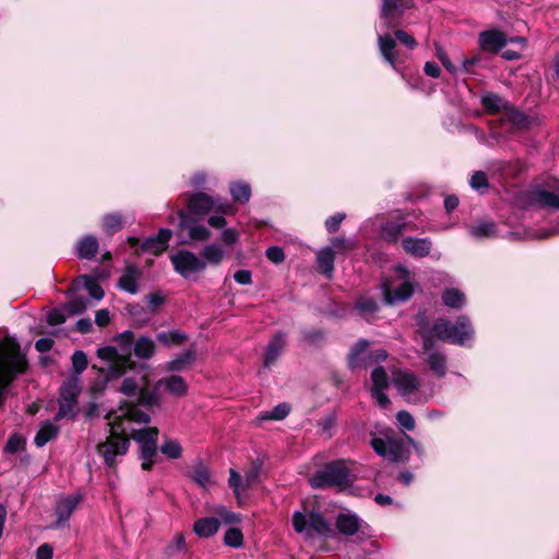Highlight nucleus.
I'll list each match as a JSON object with an SVG mask.
<instances>
[{
  "mask_svg": "<svg viewBox=\"0 0 559 559\" xmlns=\"http://www.w3.org/2000/svg\"><path fill=\"white\" fill-rule=\"evenodd\" d=\"M150 420L148 414L128 402L121 404L118 411L109 415L110 436L98 445V453L104 457L106 465L114 466L116 457L127 453L128 436H131L140 444L142 468L145 471L152 468L154 457L157 455L158 429L153 427L136 429L133 426L134 424H148Z\"/></svg>",
  "mask_w": 559,
  "mask_h": 559,
  "instance_id": "obj_1",
  "label": "nucleus"
},
{
  "mask_svg": "<svg viewBox=\"0 0 559 559\" xmlns=\"http://www.w3.org/2000/svg\"><path fill=\"white\" fill-rule=\"evenodd\" d=\"M28 368L26 354L13 338L0 341V404L3 402L5 390Z\"/></svg>",
  "mask_w": 559,
  "mask_h": 559,
  "instance_id": "obj_2",
  "label": "nucleus"
},
{
  "mask_svg": "<svg viewBox=\"0 0 559 559\" xmlns=\"http://www.w3.org/2000/svg\"><path fill=\"white\" fill-rule=\"evenodd\" d=\"M118 347L106 346L97 350L98 358L110 362L108 378L121 377L128 369L133 368L131 361V349L134 343V334L131 331H124L116 337Z\"/></svg>",
  "mask_w": 559,
  "mask_h": 559,
  "instance_id": "obj_3",
  "label": "nucleus"
},
{
  "mask_svg": "<svg viewBox=\"0 0 559 559\" xmlns=\"http://www.w3.org/2000/svg\"><path fill=\"white\" fill-rule=\"evenodd\" d=\"M423 334H430L432 340L438 338L450 344L466 346L474 337V329L471 320L461 316L455 322L437 319L431 329Z\"/></svg>",
  "mask_w": 559,
  "mask_h": 559,
  "instance_id": "obj_4",
  "label": "nucleus"
},
{
  "mask_svg": "<svg viewBox=\"0 0 559 559\" xmlns=\"http://www.w3.org/2000/svg\"><path fill=\"white\" fill-rule=\"evenodd\" d=\"M379 435L373 436L370 441V445L379 456L392 463L408 460L411 451L403 438L396 437L395 432L389 428L381 430Z\"/></svg>",
  "mask_w": 559,
  "mask_h": 559,
  "instance_id": "obj_5",
  "label": "nucleus"
},
{
  "mask_svg": "<svg viewBox=\"0 0 559 559\" xmlns=\"http://www.w3.org/2000/svg\"><path fill=\"white\" fill-rule=\"evenodd\" d=\"M393 384L397 389L400 395L407 402L413 404L425 403L429 401L433 392L423 391L420 380L414 374L405 370H399L393 374Z\"/></svg>",
  "mask_w": 559,
  "mask_h": 559,
  "instance_id": "obj_6",
  "label": "nucleus"
},
{
  "mask_svg": "<svg viewBox=\"0 0 559 559\" xmlns=\"http://www.w3.org/2000/svg\"><path fill=\"white\" fill-rule=\"evenodd\" d=\"M293 526L297 533L304 534L305 538H312L314 535L329 536L333 533L331 523L316 511H296L293 514Z\"/></svg>",
  "mask_w": 559,
  "mask_h": 559,
  "instance_id": "obj_7",
  "label": "nucleus"
},
{
  "mask_svg": "<svg viewBox=\"0 0 559 559\" xmlns=\"http://www.w3.org/2000/svg\"><path fill=\"white\" fill-rule=\"evenodd\" d=\"M349 481V469L343 461L328 464L309 479L311 487L314 489H323L332 486L342 487L348 485Z\"/></svg>",
  "mask_w": 559,
  "mask_h": 559,
  "instance_id": "obj_8",
  "label": "nucleus"
},
{
  "mask_svg": "<svg viewBox=\"0 0 559 559\" xmlns=\"http://www.w3.org/2000/svg\"><path fill=\"white\" fill-rule=\"evenodd\" d=\"M188 209L192 215L204 216L214 211L219 214L233 215L235 207L227 201L213 199L204 192L192 194L188 200Z\"/></svg>",
  "mask_w": 559,
  "mask_h": 559,
  "instance_id": "obj_9",
  "label": "nucleus"
},
{
  "mask_svg": "<svg viewBox=\"0 0 559 559\" xmlns=\"http://www.w3.org/2000/svg\"><path fill=\"white\" fill-rule=\"evenodd\" d=\"M400 283L384 282L382 284V294L389 305L406 301L413 295V286L408 282V271L399 265L395 269Z\"/></svg>",
  "mask_w": 559,
  "mask_h": 559,
  "instance_id": "obj_10",
  "label": "nucleus"
},
{
  "mask_svg": "<svg viewBox=\"0 0 559 559\" xmlns=\"http://www.w3.org/2000/svg\"><path fill=\"white\" fill-rule=\"evenodd\" d=\"M178 238L181 243L205 241L210 238L211 231L194 217L183 211H179Z\"/></svg>",
  "mask_w": 559,
  "mask_h": 559,
  "instance_id": "obj_11",
  "label": "nucleus"
},
{
  "mask_svg": "<svg viewBox=\"0 0 559 559\" xmlns=\"http://www.w3.org/2000/svg\"><path fill=\"white\" fill-rule=\"evenodd\" d=\"M174 269L185 278H191L206 269V262L198 254L181 250L170 257Z\"/></svg>",
  "mask_w": 559,
  "mask_h": 559,
  "instance_id": "obj_12",
  "label": "nucleus"
},
{
  "mask_svg": "<svg viewBox=\"0 0 559 559\" xmlns=\"http://www.w3.org/2000/svg\"><path fill=\"white\" fill-rule=\"evenodd\" d=\"M423 349L429 369L439 378H443L448 371L447 357L442 350L436 348L430 334H423Z\"/></svg>",
  "mask_w": 559,
  "mask_h": 559,
  "instance_id": "obj_13",
  "label": "nucleus"
},
{
  "mask_svg": "<svg viewBox=\"0 0 559 559\" xmlns=\"http://www.w3.org/2000/svg\"><path fill=\"white\" fill-rule=\"evenodd\" d=\"M528 203L540 209L559 210V183L549 189L536 187L528 192Z\"/></svg>",
  "mask_w": 559,
  "mask_h": 559,
  "instance_id": "obj_14",
  "label": "nucleus"
},
{
  "mask_svg": "<svg viewBox=\"0 0 559 559\" xmlns=\"http://www.w3.org/2000/svg\"><path fill=\"white\" fill-rule=\"evenodd\" d=\"M171 236L173 231L170 229L162 228L159 229L156 236L148 237L143 242H141L135 237H129L128 242L131 245V247H136L141 245V250L157 255L167 249Z\"/></svg>",
  "mask_w": 559,
  "mask_h": 559,
  "instance_id": "obj_15",
  "label": "nucleus"
},
{
  "mask_svg": "<svg viewBox=\"0 0 559 559\" xmlns=\"http://www.w3.org/2000/svg\"><path fill=\"white\" fill-rule=\"evenodd\" d=\"M409 7L406 0H382L380 17L386 27L392 26Z\"/></svg>",
  "mask_w": 559,
  "mask_h": 559,
  "instance_id": "obj_16",
  "label": "nucleus"
},
{
  "mask_svg": "<svg viewBox=\"0 0 559 559\" xmlns=\"http://www.w3.org/2000/svg\"><path fill=\"white\" fill-rule=\"evenodd\" d=\"M507 36L497 29L485 31L479 35V44L486 51L497 52L508 44Z\"/></svg>",
  "mask_w": 559,
  "mask_h": 559,
  "instance_id": "obj_17",
  "label": "nucleus"
},
{
  "mask_svg": "<svg viewBox=\"0 0 559 559\" xmlns=\"http://www.w3.org/2000/svg\"><path fill=\"white\" fill-rule=\"evenodd\" d=\"M286 345V338L285 334L282 332H278L275 334V336L271 340V342L267 344L265 348L264 354V367L270 368L281 356L284 347Z\"/></svg>",
  "mask_w": 559,
  "mask_h": 559,
  "instance_id": "obj_18",
  "label": "nucleus"
},
{
  "mask_svg": "<svg viewBox=\"0 0 559 559\" xmlns=\"http://www.w3.org/2000/svg\"><path fill=\"white\" fill-rule=\"evenodd\" d=\"M336 527L341 534L352 536L361 528V521L355 513L342 512L336 518Z\"/></svg>",
  "mask_w": 559,
  "mask_h": 559,
  "instance_id": "obj_19",
  "label": "nucleus"
},
{
  "mask_svg": "<svg viewBox=\"0 0 559 559\" xmlns=\"http://www.w3.org/2000/svg\"><path fill=\"white\" fill-rule=\"evenodd\" d=\"M156 388H164L169 394L182 397L188 392V385L182 377L169 376L157 381Z\"/></svg>",
  "mask_w": 559,
  "mask_h": 559,
  "instance_id": "obj_20",
  "label": "nucleus"
},
{
  "mask_svg": "<svg viewBox=\"0 0 559 559\" xmlns=\"http://www.w3.org/2000/svg\"><path fill=\"white\" fill-rule=\"evenodd\" d=\"M81 501V496L72 495L68 496L61 500H59L57 504V523L56 526L59 527L63 522L68 521L72 515L73 511L76 509Z\"/></svg>",
  "mask_w": 559,
  "mask_h": 559,
  "instance_id": "obj_21",
  "label": "nucleus"
},
{
  "mask_svg": "<svg viewBox=\"0 0 559 559\" xmlns=\"http://www.w3.org/2000/svg\"><path fill=\"white\" fill-rule=\"evenodd\" d=\"M402 243L407 253L418 258L428 255L431 249V242L427 238L407 237Z\"/></svg>",
  "mask_w": 559,
  "mask_h": 559,
  "instance_id": "obj_22",
  "label": "nucleus"
},
{
  "mask_svg": "<svg viewBox=\"0 0 559 559\" xmlns=\"http://www.w3.org/2000/svg\"><path fill=\"white\" fill-rule=\"evenodd\" d=\"M140 277L141 271L136 266H128L126 273L120 277L118 286L129 294H136L139 290L138 282Z\"/></svg>",
  "mask_w": 559,
  "mask_h": 559,
  "instance_id": "obj_23",
  "label": "nucleus"
},
{
  "mask_svg": "<svg viewBox=\"0 0 559 559\" xmlns=\"http://www.w3.org/2000/svg\"><path fill=\"white\" fill-rule=\"evenodd\" d=\"M61 400L78 401V397L82 391L81 380L78 376H71L60 386Z\"/></svg>",
  "mask_w": 559,
  "mask_h": 559,
  "instance_id": "obj_24",
  "label": "nucleus"
},
{
  "mask_svg": "<svg viewBox=\"0 0 559 559\" xmlns=\"http://www.w3.org/2000/svg\"><path fill=\"white\" fill-rule=\"evenodd\" d=\"M378 45L384 60L389 62L391 66H394L397 59V53L395 51V39L389 34L379 35Z\"/></svg>",
  "mask_w": 559,
  "mask_h": 559,
  "instance_id": "obj_25",
  "label": "nucleus"
},
{
  "mask_svg": "<svg viewBox=\"0 0 559 559\" xmlns=\"http://www.w3.org/2000/svg\"><path fill=\"white\" fill-rule=\"evenodd\" d=\"M219 528V521L216 518H203L195 521L193 525L194 533L203 538H207L216 534Z\"/></svg>",
  "mask_w": 559,
  "mask_h": 559,
  "instance_id": "obj_26",
  "label": "nucleus"
},
{
  "mask_svg": "<svg viewBox=\"0 0 559 559\" xmlns=\"http://www.w3.org/2000/svg\"><path fill=\"white\" fill-rule=\"evenodd\" d=\"M468 233L476 239H487L497 236L496 224L491 221H481L468 228Z\"/></svg>",
  "mask_w": 559,
  "mask_h": 559,
  "instance_id": "obj_27",
  "label": "nucleus"
},
{
  "mask_svg": "<svg viewBox=\"0 0 559 559\" xmlns=\"http://www.w3.org/2000/svg\"><path fill=\"white\" fill-rule=\"evenodd\" d=\"M98 241L94 236L83 237L76 245V252L81 259L91 260L98 251Z\"/></svg>",
  "mask_w": 559,
  "mask_h": 559,
  "instance_id": "obj_28",
  "label": "nucleus"
},
{
  "mask_svg": "<svg viewBox=\"0 0 559 559\" xmlns=\"http://www.w3.org/2000/svg\"><path fill=\"white\" fill-rule=\"evenodd\" d=\"M58 433L59 427L57 425L52 424L51 421H45L37 431L34 438V442L36 447L41 448L55 439Z\"/></svg>",
  "mask_w": 559,
  "mask_h": 559,
  "instance_id": "obj_29",
  "label": "nucleus"
},
{
  "mask_svg": "<svg viewBox=\"0 0 559 559\" xmlns=\"http://www.w3.org/2000/svg\"><path fill=\"white\" fill-rule=\"evenodd\" d=\"M334 260L335 255L331 247L321 249L317 254L319 270L329 277H331L334 270Z\"/></svg>",
  "mask_w": 559,
  "mask_h": 559,
  "instance_id": "obj_30",
  "label": "nucleus"
},
{
  "mask_svg": "<svg viewBox=\"0 0 559 559\" xmlns=\"http://www.w3.org/2000/svg\"><path fill=\"white\" fill-rule=\"evenodd\" d=\"M58 412L55 416V420L59 421L61 419H74L79 413L80 408L78 405V401H69V400H58Z\"/></svg>",
  "mask_w": 559,
  "mask_h": 559,
  "instance_id": "obj_31",
  "label": "nucleus"
},
{
  "mask_svg": "<svg viewBox=\"0 0 559 559\" xmlns=\"http://www.w3.org/2000/svg\"><path fill=\"white\" fill-rule=\"evenodd\" d=\"M201 258L206 262V265H218L225 258V251L221 245L211 243L203 248Z\"/></svg>",
  "mask_w": 559,
  "mask_h": 559,
  "instance_id": "obj_32",
  "label": "nucleus"
},
{
  "mask_svg": "<svg viewBox=\"0 0 559 559\" xmlns=\"http://www.w3.org/2000/svg\"><path fill=\"white\" fill-rule=\"evenodd\" d=\"M481 105L489 114H497L500 110H506L508 103L495 93H486L481 96Z\"/></svg>",
  "mask_w": 559,
  "mask_h": 559,
  "instance_id": "obj_33",
  "label": "nucleus"
},
{
  "mask_svg": "<svg viewBox=\"0 0 559 559\" xmlns=\"http://www.w3.org/2000/svg\"><path fill=\"white\" fill-rule=\"evenodd\" d=\"M134 355L141 359H150L155 353V343L146 336H141L132 345Z\"/></svg>",
  "mask_w": 559,
  "mask_h": 559,
  "instance_id": "obj_34",
  "label": "nucleus"
},
{
  "mask_svg": "<svg viewBox=\"0 0 559 559\" xmlns=\"http://www.w3.org/2000/svg\"><path fill=\"white\" fill-rule=\"evenodd\" d=\"M404 228V222H386L381 228L380 237L389 242H395Z\"/></svg>",
  "mask_w": 559,
  "mask_h": 559,
  "instance_id": "obj_35",
  "label": "nucleus"
},
{
  "mask_svg": "<svg viewBox=\"0 0 559 559\" xmlns=\"http://www.w3.org/2000/svg\"><path fill=\"white\" fill-rule=\"evenodd\" d=\"M230 194L235 202L247 203L251 198V188L248 183L236 181L230 183Z\"/></svg>",
  "mask_w": 559,
  "mask_h": 559,
  "instance_id": "obj_36",
  "label": "nucleus"
},
{
  "mask_svg": "<svg viewBox=\"0 0 559 559\" xmlns=\"http://www.w3.org/2000/svg\"><path fill=\"white\" fill-rule=\"evenodd\" d=\"M369 346L368 341L359 340L350 349L348 356V366L352 370L358 369L362 366V360L360 359V355L367 350Z\"/></svg>",
  "mask_w": 559,
  "mask_h": 559,
  "instance_id": "obj_37",
  "label": "nucleus"
},
{
  "mask_svg": "<svg viewBox=\"0 0 559 559\" xmlns=\"http://www.w3.org/2000/svg\"><path fill=\"white\" fill-rule=\"evenodd\" d=\"M442 301L450 308L461 309L465 305V296L459 289L450 288L443 292Z\"/></svg>",
  "mask_w": 559,
  "mask_h": 559,
  "instance_id": "obj_38",
  "label": "nucleus"
},
{
  "mask_svg": "<svg viewBox=\"0 0 559 559\" xmlns=\"http://www.w3.org/2000/svg\"><path fill=\"white\" fill-rule=\"evenodd\" d=\"M143 384H145L144 376L139 379L128 377L123 379L119 392L127 396H136Z\"/></svg>",
  "mask_w": 559,
  "mask_h": 559,
  "instance_id": "obj_39",
  "label": "nucleus"
},
{
  "mask_svg": "<svg viewBox=\"0 0 559 559\" xmlns=\"http://www.w3.org/2000/svg\"><path fill=\"white\" fill-rule=\"evenodd\" d=\"M290 406L287 403L276 405L272 411L261 414L258 418L260 421L264 420H283L288 416Z\"/></svg>",
  "mask_w": 559,
  "mask_h": 559,
  "instance_id": "obj_40",
  "label": "nucleus"
},
{
  "mask_svg": "<svg viewBox=\"0 0 559 559\" xmlns=\"http://www.w3.org/2000/svg\"><path fill=\"white\" fill-rule=\"evenodd\" d=\"M194 352L188 350L166 364L167 371H181L187 365L194 360Z\"/></svg>",
  "mask_w": 559,
  "mask_h": 559,
  "instance_id": "obj_41",
  "label": "nucleus"
},
{
  "mask_svg": "<svg viewBox=\"0 0 559 559\" xmlns=\"http://www.w3.org/2000/svg\"><path fill=\"white\" fill-rule=\"evenodd\" d=\"M504 119L510 121L512 123V126L520 128V129H525L530 124L527 117L523 112L519 111L518 109H515L513 107H509V106L504 110Z\"/></svg>",
  "mask_w": 559,
  "mask_h": 559,
  "instance_id": "obj_42",
  "label": "nucleus"
},
{
  "mask_svg": "<svg viewBox=\"0 0 559 559\" xmlns=\"http://www.w3.org/2000/svg\"><path fill=\"white\" fill-rule=\"evenodd\" d=\"M190 477L199 486L205 488L211 483V476L209 469L201 463L194 465L191 471Z\"/></svg>",
  "mask_w": 559,
  "mask_h": 559,
  "instance_id": "obj_43",
  "label": "nucleus"
},
{
  "mask_svg": "<svg viewBox=\"0 0 559 559\" xmlns=\"http://www.w3.org/2000/svg\"><path fill=\"white\" fill-rule=\"evenodd\" d=\"M80 281L83 282L85 289L88 292V295L95 299L100 300L104 297V290L102 286L91 276H82Z\"/></svg>",
  "mask_w": 559,
  "mask_h": 559,
  "instance_id": "obj_44",
  "label": "nucleus"
},
{
  "mask_svg": "<svg viewBox=\"0 0 559 559\" xmlns=\"http://www.w3.org/2000/svg\"><path fill=\"white\" fill-rule=\"evenodd\" d=\"M356 308L361 316L367 317L378 310V304L372 298L361 296L356 302Z\"/></svg>",
  "mask_w": 559,
  "mask_h": 559,
  "instance_id": "obj_45",
  "label": "nucleus"
},
{
  "mask_svg": "<svg viewBox=\"0 0 559 559\" xmlns=\"http://www.w3.org/2000/svg\"><path fill=\"white\" fill-rule=\"evenodd\" d=\"M160 451L170 459H178L181 456L182 448L177 440L167 439L162 444Z\"/></svg>",
  "mask_w": 559,
  "mask_h": 559,
  "instance_id": "obj_46",
  "label": "nucleus"
},
{
  "mask_svg": "<svg viewBox=\"0 0 559 559\" xmlns=\"http://www.w3.org/2000/svg\"><path fill=\"white\" fill-rule=\"evenodd\" d=\"M372 390H384L389 386L388 374L382 367H377L371 373Z\"/></svg>",
  "mask_w": 559,
  "mask_h": 559,
  "instance_id": "obj_47",
  "label": "nucleus"
},
{
  "mask_svg": "<svg viewBox=\"0 0 559 559\" xmlns=\"http://www.w3.org/2000/svg\"><path fill=\"white\" fill-rule=\"evenodd\" d=\"M224 543L229 547H241L243 544V535L241 531L237 527H231L227 530L224 536Z\"/></svg>",
  "mask_w": 559,
  "mask_h": 559,
  "instance_id": "obj_48",
  "label": "nucleus"
},
{
  "mask_svg": "<svg viewBox=\"0 0 559 559\" xmlns=\"http://www.w3.org/2000/svg\"><path fill=\"white\" fill-rule=\"evenodd\" d=\"M186 338V335L179 331L160 332L157 334V340L165 345H177Z\"/></svg>",
  "mask_w": 559,
  "mask_h": 559,
  "instance_id": "obj_49",
  "label": "nucleus"
},
{
  "mask_svg": "<svg viewBox=\"0 0 559 559\" xmlns=\"http://www.w3.org/2000/svg\"><path fill=\"white\" fill-rule=\"evenodd\" d=\"M87 357L82 350H76L72 355V367L75 372L74 376L80 374L87 368Z\"/></svg>",
  "mask_w": 559,
  "mask_h": 559,
  "instance_id": "obj_50",
  "label": "nucleus"
},
{
  "mask_svg": "<svg viewBox=\"0 0 559 559\" xmlns=\"http://www.w3.org/2000/svg\"><path fill=\"white\" fill-rule=\"evenodd\" d=\"M104 228L109 233H116L122 227L121 217L118 214H107L103 219Z\"/></svg>",
  "mask_w": 559,
  "mask_h": 559,
  "instance_id": "obj_51",
  "label": "nucleus"
},
{
  "mask_svg": "<svg viewBox=\"0 0 559 559\" xmlns=\"http://www.w3.org/2000/svg\"><path fill=\"white\" fill-rule=\"evenodd\" d=\"M469 185L474 190H481L488 188V178L484 171H475L469 179Z\"/></svg>",
  "mask_w": 559,
  "mask_h": 559,
  "instance_id": "obj_52",
  "label": "nucleus"
},
{
  "mask_svg": "<svg viewBox=\"0 0 559 559\" xmlns=\"http://www.w3.org/2000/svg\"><path fill=\"white\" fill-rule=\"evenodd\" d=\"M400 426L408 431L415 429V419L407 411H400L396 415Z\"/></svg>",
  "mask_w": 559,
  "mask_h": 559,
  "instance_id": "obj_53",
  "label": "nucleus"
},
{
  "mask_svg": "<svg viewBox=\"0 0 559 559\" xmlns=\"http://www.w3.org/2000/svg\"><path fill=\"white\" fill-rule=\"evenodd\" d=\"M436 46V57L440 60L443 67L452 74L456 72V67L450 61L445 50L438 44Z\"/></svg>",
  "mask_w": 559,
  "mask_h": 559,
  "instance_id": "obj_54",
  "label": "nucleus"
},
{
  "mask_svg": "<svg viewBox=\"0 0 559 559\" xmlns=\"http://www.w3.org/2000/svg\"><path fill=\"white\" fill-rule=\"evenodd\" d=\"M138 401L140 404L144 406H152L157 404L158 399L155 392H148L143 386L140 389L138 393Z\"/></svg>",
  "mask_w": 559,
  "mask_h": 559,
  "instance_id": "obj_55",
  "label": "nucleus"
},
{
  "mask_svg": "<svg viewBox=\"0 0 559 559\" xmlns=\"http://www.w3.org/2000/svg\"><path fill=\"white\" fill-rule=\"evenodd\" d=\"M88 307V300L82 296H75L69 302V310L72 313H81Z\"/></svg>",
  "mask_w": 559,
  "mask_h": 559,
  "instance_id": "obj_56",
  "label": "nucleus"
},
{
  "mask_svg": "<svg viewBox=\"0 0 559 559\" xmlns=\"http://www.w3.org/2000/svg\"><path fill=\"white\" fill-rule=\"evenodd\" d=\"M22 445L23 439L19 435H12L4 447V452L14 454L22 449Z\"/></svg>",
  "mask_w": 559,
  "mask_h": 559,
  "instance_id": "obj_57",
  "label": "nucleus"
},
{
  "mask_svg": "<svg viewBox=\"0 0 559 559\" xmlns=\"http://www.w3.org/2000/svg\"><path fill=\"white\" fill-rule=\"evenodd\" d=\"M344 218L345 214L343 213H336L330 216L324 223L326 230L331 234L337 231Z\"/></svg>",
  "mask_w": 559,
  "mask_h": 559,
  "instance_id": "obj_58",
  "label": "nucleus"
},
{
  "mask_svg": "<svg viewBox=\"0 0 559 559\" xmlns=\"http://www.w3.org/2000/svg\"><path fill=\"white\" fill-rule=\"evenodd\" d=\"M265 254L267 259L275 264L282 263L285 260V253L283 249L277 246L270 247Z\"/></svg>",
  "mask_w": 559,
  "mask_h": 559,
  "instance_id": "obj_59",
  "label": "nucleus"
},
{
  "mask_svg": "<svg viewBox=\"0 0 559 559\" xmlns=\"http://www.w3.org/2000/svg\"><path fill=\"white\" fill-rule=\"evenodd\" d=\"M395 38L409 49H414L417 45L413 36L401 29L395 32Z\"/></svg>",
  "mask_w": 559,
  "mask_h": 559,
  "instance_id": "obj_60",
  "label": "nucleus"
},
{
  "mask_svg": "<svg viewBox=\"0 0 559 559\" xmlns=\"http://www.w3.org/2000/svg\"><path fill=\"white\" fill-rule=\"evenodd\" d=\"M331 248L333 249H337V250H343V251H347V250H352L354 249L355 245L354 242L343 238V237H335L331 240Z\"/></svg>",
  "mask_w": 559,
  "mask_h": 559,
  "instance_id": "obj_61",
  "label": "nucleus"
},
{
  "mask_svg": "<svg viewBox=\"0 0 559 559\" xmlns=\"http://www.w3.org/2000/svg\"><path fill=\"white\" fill-rule=\"evenodd\" d=\"M238 239H239V234L234 228H226L222 233V240L224 241L225 245L231 246V245L236 243L238 241Z\"/></svg>",
  "mask_w": 559,
  "mask_h": 559,
  "instance_id": "obj_62",
  "label": "nucleus"
},
{
  "mask_svg": "<svg viewBox=\"0 0 559 559\" xmlns=\"http://www.w3.org/2000/svg\"><path fill=\"white\" fill-rule=\"evenodd\" d=\"M66 321V316L60 310H52L47 316V322L50 325H59Z\"/></svg>",
  "mask_w": 559,
  "mask_h": 559,
  "instance_id": "obj_63",
  "label": "nucleus"
},
{
  "mask_svg": "<svg viewBox=\"0 0 559 559\" xmlns=\"http://www.w3.org/2000/svg\"><path fill=\"white\" fill-rule=\"evenodd\" d=\"M52 554V547L49 544H43L37 548L36 559H51Z\"/></svg>",
  "mask_w": 559,
  "mask_h": 559,
  "instance_id": "obj_64",
  "label": "nucleus"
}]
</instances>
